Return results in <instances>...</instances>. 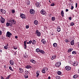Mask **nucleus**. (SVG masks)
Here are the masks:
<instances>
[{"mask_svg":"<svg viewBox=\"0 0 79 79\" xmlns=\"http://www.w3.org/2000/svg\"><path fill=\"white\" fill-rule=\"evenodd\" d=\"M35 34L38 36V37H40V35H41V33H40V32L38 30H37L35 32Z\"/></svg>","mask_w":79,"mask_h":79,"instance_id":"f257e3e1","label":"nucleus"},{"mask_svg":"<svg viewBox=\"0 0 79 79\" xmlns=\"http://www.w3.org/2000/svg\"><path fill=\"white\" fill-rule=\"evenodd\" d=\"M9 22H10V23H13V24H15L16 23L15 21V20L12 18H11L9 20Z\"/></svg>","mask_w":79,"mask_h":79,"instance_id":"f03ea898","label":"nucleus"},{"mask_svg":"<svg viewBox=\"0 0 79 79\" xmlns=\"http://www.w3.org/2000/svg\"><path fill=\"white\" fill-rule=\"evenodd\" d=\"M11 35H12V34L9 31H7V32L6 36L9 37V38H10Z\"/></svg>","mask_w":79,"mask_h":79,"instance_id":"7ed1b4c3","label":"nucleus"},{"mask_svg":"<svg viewBox=\"0 0 79 79\" xmlns=\"http://www.w3.org/2000/svg\"><path fill=\"white\" fill-rule=\"evenodd\" d=\"M48 70V68H47V67H45L42 70V72L44 74H45V71H47Z\"/></svg>","mask_w":79,"mask_h":79,"instance_id":"20e7f679","label":"nucleus"},{"mask_svg":"<svg viewBox=\"0 0 79 79\" xmlns=\"http://www.w3.org/2000/svg\"><path fill=\"white\" fill-rule=\"evenodd\" d=\"M30 14L33 15V14H34V13H35V10L32 9H31L30 10Z\"/></svg>","mask_w":79,"mask_h":79,"instance_id":"39448f33","label":"nucleus"},{"mask_svg":"<svg viewBox=\"0 0 79 79\" xmlns=\"http://www.w3.org/2000/svg\"><path fill=\"white\" fill-rule=\"evenodd\" d=\"M20 17H21L22 19H26V15L23 14H21L20 15Z\"/></svg>","mask_w":79,"mask_h":79,"instance_id":"423d86ee","label":"nucleus"},{"mask_svg":"<svg viewBox=\"0 0 79 79\" xmlns=\"http://www.w3.org/2000/svg\"><path fill=\"white\" fill-rule=\"evenodd\" d=\"M0 22L1 23H5V19L2 16L1 17Z\"/></svg>","mask_w":79,"mask_h":79,"instance_id":"0eeeda50","label":"nucleus"},{"mask_svg":"<svg viewBox=\"0 0 79 79\" xmlns=\"http://www.w3.org/2000/svg\"><path fill=\"white\" fill-rule=\"evenodd\" d=\"M61 65V62H57L56 63L55 66H56L59 67Z\"/></svg>","mask_w":79,"mask_h":79,"instance_id":"6e6552de","label":"nucleus"},{"mask_svg":"<svg viewBox=\"0 0 79 79\" xmlns=\"http://www.w3.org/2000/svg\"><path fill=\"white\" fill-rule=\"evenodd\" d=\"M40 13L42 15H45V11L43 9L41 11Z\"/></svg>","mask_w":79,"mask_h":79,"instance_id":"1a4fd4ad","label":"nucleus"},{"mask_svg":"<svg viewBox=\"0 0 79 79\" xmlns=\"http://www.w3.org/2000/svg\"><path fill=\"white\" fill-rule=\"evenodd\" d=\"M26 42H27V40L25 41L24 42V49H26V48H27V46L26 45Z\"/></svg>","mask_w":79,"mask_h":79,"instance_id":"9d476101","label":"nucleus"},{"mask_svg":"<svg viewBox=\"0 0 79 79\" xmlns=\"http://www.w3.org/2000/svg\"><path fill=\"white\" fill-rule=\"evenodd\" d=\"M0 11L2 13H3V14H5L6 13V11L5 10H4L1 9L0 10Z\"/></svg>","mask_w":79,"mask_h":79,"instance_id":"9b49d317","label":"nucleus"},{"mask_svg":"<svg viewBox=\"0 0 79 79\" xmlns=\"http://www.w3.org/2000/svg\"><path fill=\"white\" fill-rule=\"evenodd\" d=\"M73 65L74 66H76L78 65V63H77V62H75L74 63H73Z\"/></svg>","mask_w":79,"mask_h":79,"instance_id":"f8f14e48","label":"nucleus"},{"mask_svg":"<svg viewBox=\"0 0 79 79\" xmlns=\"http://www.w3.org/2000/svg\"><path fill=\"white\" fill-rule=\"evenodd\" d=\"M35 5L37 6V7H40V4L39 2H36L35 4Z\"/></svg>","mask_w":79,"mask_h":79,"instance_id":"ddd939ff","label":"nucleus"},{"mask_svg":"<svg viewBox=\"0 0 79 79\" xmlns=\"http://www.w3.org/2000/svg\"><path fill=\"white\" fill-rule=\"evenodd\" d=\"M10 63L11 65H13L14 64V61L13 60H10Z\"/></svg>","mask_w":79,"mask_h":79,"instance_id":"4468645a","label":"nucleus"},{"mask_svg":"<svg viewBox=\"0 0 79 79\" xmlns=\"http://www.w3.org/2000/svg\"><path fill=\"white\" fill-rule=\"evenodd\" d=\"M70 44L71 45H74V40H72Z\"/></svg>","mask_w":79,"mask_h":79,"instance_id":"2eb2a0df","label":"nucleus"},{"mask_svg":"<svg viewBox=\"0 0 79 79\" xmlns=\"http://www.w3.org/2000/svg\"><path fill=\"white\" fill-rule=\"evenodd\" d=\"M34 23L35 25H37L39 24V22H38L37 20H35L34 21Z\"/></svg>","mask_w":79,"mask_h":79,"instance_id":"dca6fc26","label":"nucleus"},{"mask_svg":"<svg viewBox=\"0 0 79 79\" xmlns=\"http://www.w3.org/2000/svg\"><path fill=\"white\" fill-rule=\"evenodd\" d=\"M41 42H42L43 44H45L46 43V41L44 39H42Z\"/></svg>","mask_w":79,"mask_h":79,"instance_id":"f3484780","label":"nucleus"},{"mask_svg":"<svg viewBox=\"0 0 79 79\" xmlns=\"http://www.w3.org/2000/svg\"><path fill=\"white\" fill-rule=\"evenodd\" d=\"M19 72L20 73H22L23 72V69H22L19 68Z\"/></svg>","mask_w":79,"mask_h":79,"instance_id":"a211bd4d","label":"nucleus"},{"mask_svg":"<svg viewBox=\"0 0 79 79\" xmlns=\"http://www.w3.org/2000/svg\"><path fill=\"white\" fill-rule=\"evenodd\" d=\"M40 53H42V54H44L45 53V52L43 50L40 49Z\"/></svg>","mask_w":79,"mask_h":79,"instance_id":"6ab92c4d","label":"nucleus"},{"mask_svg":"<svg viewBox=\"0 0 79 79\" xmlns=\"http://www.w3.org/2000/svg\"><path fill=\"white\" fill-rule=\"evenodd\" d=\"M57 29L58 32H60L61 31V29H60V27H57Z\"/></svg>","mask_w":79,"mask_h":79,"instance_id":"aec40b11","label":"nucleus"},{"mask_svg":"<svg viewBox=\"0 0 79 79\" xmlns=\"http://www.w3.org/2000/svg\"><path fill=\"white\" fill-rule=\"evenodd\" d=\"M26 68H27V69H29V68H31L32 67L31 66L29 65H27V66H26Z\"/></svg>","mask_w":79,"mask_h":79,"instance_id":"412c9836","label":"nucleus"},{"mask_svg":"<svg viewBox=\"0 0 79 79\" xmlns=\"http://www.w3.org/2000/svg\"><path fill=\"white\" fill-rule=\"evenodd\" d=\"M69 66H67L65 67V68L67 71H69Z\"/></svg>","mask_w":79,"mask_h":79,"instance_id":"4be33fe9","label":"nucleus"},{"mask_svg":"<svg viewBox=\"0 0 79 79\" xmlns=\"http://www.w3.org/2000/svg\"><path fill=\"white\" fill-rule=\"evenodd\" d=\"M56 57V56L53 55L52 57H51V60H54V59H55Z\"/></svg>","mask_w":79,"mask_h":79,"instance_id":"5701e85b","label":"nucleus"},{"mask_svg":"<svg viewBox=\"0 0 79 79\" xmlns=\"http://www.w3.org/2000/svg\"><path fill=\"white\" fill-rule=\"evenodd\" d=\"M31 63H34V64H35V61L33 59H32L31 60Z\"/></svg>","mask_w":79,"mask_h":79,"instance_id":"b1692460","label":"nucleus"},{"mask_svg":"<svg viewBox=\"0 0 79 79\" xmlns=\"http://www.w3.org/2000/svg\"><path fill=\"white\" fill-rule=\"evenodd\" d=\"M61 16H62V17H63L64 16V12H63V10H62L61 11Z\"/></svg>","mask_w":79,"mask_h":79,"instance_id":"393cba45","label":"nucleus"},{"mask_svg":"<svg viewBox=\"0 0 79 79\" xmlns=\"http://www.w3.org/2000/svg\"><path fill=\"white\" fill-rule=\"evenodd\" d=\"M57 46V44L56 43H54L53 44V46L54 47H56Z\"/></svg>","mask_w":79,"mask_h":79,"instance_id":"a878e982","label":"nucleus"},{"mask_svg":"<svg viewBox=\"0 0 79 79\" xmlns=\"http://www.w3.org/2000/svg\"><path fill=\"white\" fill-rule=\"evenodd\" d=\"M73 78L76 79V78H77V74L74 75L73 76Z\"/></svg>","mask_w":79,"mask_h":79,"instance_id":"bb28decb","label":"nucleus"},{"mask_svg":"<svg viewBox=\"0 0 79 79\" xmlns=\"http://www.w3.org/2000/svg\"><path fill=\"white\" fill-rule=\"evenodd\" d=\"M9 69L11 70V71H14L13 69H12V68L11 66H9Z\"/></svg>","mask_w":79,"mask_h":79,"instance_id":"cd10ccee","label":"nucleus"},{"mask_svg":"<svg viewBox=\"0 0 79 79\" xmlns=\"http://www.w3.org/2000/svg\"><path fill=\"white\" fill-rule=\"evenodd\" d=\"M40 49L39 48H37L36 49V52H40Z\"/></svg>","mask_w":79,"mask_h":79,"instance_id":"c85d7f7f","label":"nucleus"},{"mask_svg":"<svg viewBox=\"0 0 79 79\" xmlns=\"http://www.w3.org/2000/svg\"><path fill=\"white\" fill-rule=\"evenodd\" d=\"M52 21H54L55 20V17H52Z\"/></svg>","mask_w":79,"mask_h":79,"instance_id":"c756f323","label":"nucleus"},{"mask_svg":"<svg viewBox=\"0 0 79 79\" xmlns=\"http://www.w3.org/2000/svg\"><path fill=\"white\" fill-rule=\"evenodd\" d=\"M24 77L25 78L27 79V78H28V75H27V74H25L24 75Z\"/></svg>","mask_w":79,"mask_h":79,"instance_id":"7c9ffc66","label":"nucleus"},{"mask_svg":"<svg viewBox=\"0 0 79 79\" xmlns=\"http://www.w3.org/2000/svg\"><path fill=\"white\" fill-rule=\"evenodd\" d=\"M33 42H32V44H33V45H35V44L36 42L35 40H33Z\"/></svg>","mask_w":79,"mask_h":79,"instance_id":"2f4dec72","label":"nucleus"},{"mask_svg":"<svg viewBox=\"0 0 79 79\" xmlns=\"http://www.w3.org/2000/svg\"><path fill=\"white\" fill-rule=\"evenodd\" d=\"M72 53L73 54H75V55L77 54V53L76 51H73L72 52Z\"/></svg>","mask_w":79,"mask_h":79,"instance_id":"473e14b6","label":"nucleus"},{"mask_svg":"<svg viewBox=\"0 0 79 79\" xmlns=\"http://www.w3.org/2000/svg\"><path fill=\"white\" fill-rule=\"evenodd\" d=\"M57 74L58 75H60L61 74V72L60 71H59L58 72Z\"/></svg>","mask_w":79,"mask_h":79,"instance_id":"72a5a7b5","label":"nucleus"},{"mask_svg":"<svg viewBox=\"0 0 79 79\" xmlns=\"http://www.w3.org/2000/svg\"><path fill=\"white\" fill-rule=\"evenodd\" d=\"M50 6H55V3L53 2V3H52L50 5Z\"/></svg>","mask_w":79,"mask_h":79,"instance_id":"f704fd0d","label":"nucleus"},{"mask_svg":"<svg viewBox=\"0 0 79 79\" xmlns=\"http://www.w3.org/2000/svg\"><path fill=\"white\" fill-rule=\"evenodd\" d=\"M6 26H10V23L7 22L6 23Z\"/></svg>","mask_w":79,"mask_h":79,"instance_id":"c9c22d12","label":"nucleus"},{"mask_svg":"<svg viewBox=\"0 0 79 79\" xmlns=\"http://www.w3.org/2000/svg\"><path fill=\"white\" fill-rule=\"evenodd\" d=\"M10 23L11 22L9 23V26H11H11H12V25H13V23Z\"/></svg>","mask_w":79,"mask_h":79,"instance_id":"e433bc0d","label":"nucleus"},{"mask_svg":"<svg viewBox=\"0 0 79 79\" xmlns=\"http://www.w3.org/2000/svg\"><path fill=\"white\" fill-rule=\"evenodd\" d=\"M4 48L6 49V50H7V49H8V47L6 46H5L4 47Z\"/></svg>","mask_w":79,"mask_h":79,"instance_id":"4c0bfd02","label":"nucleus"},{"mask_svg":"<svg viewBox=\"0 0 79 79\" xmlns=\"http://www.w3.org/2000/svg\"><path fill=\"white\" fill-rule=\"evenodd\" d=\"M25 74H28V73H29V72H28L27 71H26L25 72Z\"/></svg>","mask_w":79,"mask_h":79,"instance_id":"58836bf2","label":"nucleus"},{"mask_svg":"<svg viewBox=\"0 0 79 79\" xmlns=\"http://www.w3.org/2000/svg\"><path fill=\"white\" fill-rule=\"evenodd\" d=\"M74 23L72 22L71 23V26H74Z\"/></svg>","mask_w":79,"mask_h":79,"instance_id":"ea45409f","label":"nucleus"},{"mask_svg":"<svg viewBox=\"0 0 79 79\" xmlns=\"http://www.w3.org/2000/svg\"><path fill=\"white\" fill-rule=\"evenodd\" d=\"M17 47L15 46H13V48L15 50H16L17 49Z\"/></svg>","mask_w":79,"mask_h":79,"instance_id":"a19ab883","label":"nucleus"},{"mask_svg":"<svg viewBox=\"0 0 79 79\" xmlns=\"http://www.w3.org/2000/svg\"><path fill=\"white\" fill-rule=\"evenodd\" d=\"M36 74H37V75L36 76V77H37L39 76V73H36Z\"/></svg>","mask_w":79,"mask_h":79,"instance_id":"79ce46f5","label":"nucleus"},{"mask_svg":"<svg viewBox=\"0 0 79 79\" xmlns=\"http://www.w3.org/2000/svg\"><path fill=\"white\" fill-rule=\"evenodd\" d=\"M32 42V40H30V41H29L28 42L29 43V44H31Z\"/></svg>","mask_w":79,"mask_h":79,"instance_id":"37998d69","label":"nucleus"},{"mask_svg":"<svg viewBox=\"0 0 79 79\" xmlns=\"http://www.w3.org/2000/svg\"><path fill=\"white\" fill-rule=\"evenodd\" d=\"M27 5H30V2L29 1L27 2Z\"/></svg>","mask_w":79,"mask_h":79,"instance_id":"c03bdc74","label":"nucleus"},{"mask_svg":"<svg viewBox=\"0 0 79 79\" xmlns=\"http://www.w3.org/2000/svg\"><path fill=\"white\" fill-rule=\"evenodd\" d=\"M29 26L28 25H27L26 26V29H28V28H29Z\"/></svg>","mask_w":79,"mask_h":79,"instance_id":"a18cd8bd","label":"nucleus"},{"mask_svg":"<svg viewBox=\"0 0 79 79\" xmlns=\"http://www.w3.org/2000/svg\"><path fill=\"white\" fill-rule=\"evenodd\" d=\"M73 48H70V49H69L70 52H72V51H73Z\"/></svg>","mask_w":79,"mask_h":79,"instance_id":"49530a36","label":"nucleus"},{"mask_svg":"<svg viewBox=\"0 0 79 79\" xmlns=\"http://www.w3.org/2000/svg\"><path fill=\"white\" fill-rule=\"evenodd\" d=\"M74 9V6H71V10H73V9Z\"/></svg>","mask_w":79,"mask_h":79,"instance_id":"de8ad7c7","label":"nucleus"},{"mask_svg":"<svg viewBox=\"0 0 79 79\" xmlns=\"http://www.w3.org/2000/svg\"><path fill=\"white\" fill-rule=\"evenodd\" d=\"M13 53L14 54V55H16V52L13 51Z\"/></svg>","mask_w":79,"mask_h":79,"instance_id":"09e8293b","label":"nucleus"},{"mask_svg":"<svg viewBox=\"0 0 79 79\" xmlns=\"http://www.w3.org/2000/svg\"><path fill=\"white\" fill-rule=\"evenodd\" d=\"M65 41L66 42H69V41L68 40H65Z\"/></svg>","mask_w":79,"mask_h":79,"instance_id":"8fccbe9b","label":"nucleus"},{"mask_svg":"<svg viewBox=\"0 0 79 79\" xmlns=\"http://www.w3.org/2000/svg\"><path fill=\"white\" fill-rule=\"evenodd\" d=\"M12 13H15V10H12Z\"/></svg>","mask_w":79,"mask_h":79,"instance_id":"3c124183","label":"nucleus"},{"mask_svg":"<svg viewBox=\"0 0 79 79\" xmlns=\"http://www.w3.org/2000/svg\"><path fill=\"white\" fill-rule=\"evenodd\" d=\"M2 34V31H0V35H1Z\"/></svg>","mask_w":79,"mask_h":79,"instance_id":"603ef678","label":"nucleus"},{"mask_svg":"<svg viewBox=\"0 0 79 79\" xmlns=\"http://www.w3.org/2000/svg\"><path fill=\"white\" fill-rule=\"evenodd\" d=\"M76 8H77V3H76Z\"/></svg>","mask_w":79,"mask_h":79,"instance_id":"864d4df0","label":"nucleus"},{"mask_svg":"<svg viewBox=\"0 0 79 79\" xmlns=\"http://www.w3.org/2000/svg\"><path fill=\"white\" fill-rule=\"evenodd\" d=\"M69 11V10L68 9H66L65 10V11L66 12H68V11Z\"/></svg>","mask_w":79,"mask_h":79,"instance_id":"5fc2aeb1","label":"nucleus"},{"mask_svg":"<svg viewBox=\"0 0 79 79\" xmlns=\"http://www.w3.org/2000/svg\"><path fill=\"white\" fill-rule=\"evenodd\" d=\"M72 19V17H69V20L71 21Z\"/></svg>","mask_w":79,"mask_h":79,"instance_id":"6e6d98bb","label":"nucleus"},{"mask_svg":"<svg viewBox=\"0 0 79 79\" xmlns=\"http://www.w3.org/2000/svg\"><path fill=\"white\" fill-rule=\"evenodd\" d=\"M77 44H78V45H78V48H79V42L77 43Z\"/></svg>","mask_w":79,"mask_h":79,"instance_id":"4d7b16f0","label":"nucleus"},{"mask_svg":"<svg viewBox=\"0 0 79 79\" xmlns=\"http://www.w3.org/2000/svg\"><path fill=\"white\" fill-rule=\"evenodd\" d=\"M15 38L16 39H18V36H15Z\"/></svg>","mask_w":79,"mask_h":79,"instance_id":"13d9d810","label":"nucleus"},{"mask_svg":"<svg viewBox=\"0 0 79 79\" xmlns=\"http://www.w3.org/2000/svg\"><path fill=\"white\" fill-rule=\"evenodd\" d=\"M10 77H11V75H9L7 77H9V78H10Z\"/></svg>","mask_w":79,"mask_h":79,"instance_id":"bf43d9fd","label":"nucleus"},{"mask_svg":"<svg viewBox=\"0 0 79 79\" xmlns=\"http://www.w3.org/2000/svg\"><path fill=\"white\" fill-rule=\"evenodd\" d=\"M26 56H24V57H25V58H26V57H27V55H26Z\"/></svg>","mask_w":79,"mask_h":79,"instance_id":"052dcab7","label":"nucleus"},{"mask_svg":"<svg viewBox=\"0 0 79 79\" xmlns=\"http://www.w3.org/2000/svg\"><path fill=\"white\" fill-rule=\"evenodd\" d=\"M10 78L9 77H8L6 78V79H9Z\"/></svg>","mask_w":79,"mask_h":79,"instance_id":"680f3d73","label":"nucleus"},{"mask_svg":"<svg viewBox=\"0 0 79 79\" xmlns=\"http://www.w3.org/2000/svg\"><path fill=\"white\" fill-rule=\"evenodd\" d=\"M48 79H50V76L48 77Z\"/></svg>","mask_w":79,"mask_h":79,"instance_id":"e2e57ef3","label":"nucleus"},{"mask_svg":"<svg viewBox=\"0 0 79 79\" xmlns=\"http://www.w3.org/2000/svg\"><path fill=\"white\" fill-rule=\"evenodd\" d=\"M27 44H29V42H27Z\"/></svg>","mask_w":79,"mask_h":79,"instance_id":"0e129e2a","label":"nucleus"},{"mask_svg":"<svg viewBox=\"0 0 79 79\" xmlns=\"http://www.w3.org/2000/svg\"><path fill=\"white\" fill-rule=\"evenodd\" d=\"M51 35H54V34L53 33H52L51 34Z\"/></svg>","mask_w":79,"mask_h":79,"instance_id":"69168bd1","label":"nucleus"},{"mask_svg":"<svg viewBox=\"0 0 79 79\" xmlns=\"http://www.w3.org/2000/svg\"><path fill=\"white\" fill-rule=\"evenodd\" d=\"M68 53H69V49H68Z\"/></svg>","mask_w":79,"mask_h":79,"instance_id":"338daca9","label":"nucleus"},{"mask_svg":"<svg viewBox=\"0 0 79 79\" xmlns=\"http://www.w3.org/2000/svg\"><path fill=\"white\" fill-rule=\"evenodd\" d=\"M69 70H71V67H69Z\"/></svg>","mask_w":79,"mask_h":79,"instance_id":"774afa93","label":"nucleus"}]
</instances>
